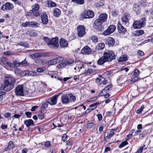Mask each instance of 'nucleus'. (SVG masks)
<instances>
[{"label":"nucleus","instance_id":"0eeeda50","mask_svg":"<svg viewBox=\"0 0 153 153\" xmlns=\"http://www.w3.org/2000/svg\"><path fill=\"white\" fill-rule=\"evenodd\" d=\"M24 86L22 85H18L15 88L16 95L18 96H23L24 94Z\"/></svg>","mask_w":153,"mask_h":153},{"label":"nucleus","instance_id":"7c9ffc66","mask_svg":"<svg viewBox=\"0 0 153 153\" xmlns=\"http://www.w3.org/2000/svg\"><path fill=\"white\" fill-rule=\"evenodd\" d=\"M47 4L48 7H53L56 6V3L51 0L48 1Z\"/></svg>","mask_w":153,"mask_h":153},{"label":"nucleus","instance_id":"79ce46f5","mask_svg":"<svg viewBox=\"0 0 153 153\" xmlns=\"http://www.w3.org/2000/svg\"><path fill=\"white\" fill-rule=\"evenodd\" d=\"M111 88V85H108L105 88L102 90V93H103L104 92H105V91H106V93L107 92V91H109L110 90V89Z\"/></svg>","mask_w":153,"mask_h":153},{"label":"nucleus","instance_id":"423d86ee","mask_svg":"<svg viewBox=\"0 0 153 153\" xmlns=\"http://www.w3.org/2000/svg\"><path fill=\"white\" fill-rule=\"evenodd\" d=\"M77 30V34L79 37H83L85 34V28L83 25L78 26L76 28Z\"/></svg>","mask_w":153,"mask_h":153},{"label":"nucleus","instance_id":"2eb2a0df","mask_svg":"<svg viewBox=\"0 0 153 153\" xmlns=\"http://www.w3.org/2000/svg\"><path fill=\"white\" fill-rule=\"evenodd\" d=\"M69 94H66L62 96L61 101L63 103H67L69 102Z\"/></svg>","mask_w":153,"mask_h":153},{"label":"nucleus","instance_id":"de8ad7c7","mask_svg":"<svg viewBox=\"0 0 153 153\" xmlns=\"http://www.w3.org/2000/svg\"><path fill=\"white\" fill-rule=\"evenodd\" d=\"M38 117L40 120H42L44 118V114L42 112H40L38 114Z\"/></svg>","mask_w":153,"mask_h":153},{"label":"nucleus","instance_id":"2f4dec72","mask_svg":"<svg viewBox=\"0 0 153 153\" xmlns=\"http://www.w3.org/2000/svg\"><path fill=\"white\" fill-rule=\"evenodd\" d=\"M102 22L98 18L95 21L94 24L96 26L99 27L102 24Z\"/></svg>","mask_w":153,"mask_h":153},{"label":"nucleus","instance_id":"774afa93","mask_svg":"<svg viewBox=\"0 0 153 153\" xmlns=\"http://www.w3.org/2000/svg\"><path fill=\"white\" fill-rule=\"evenodd\" d=\"M4 116L6 118H8L11 116V114L9 112H7L4 114Z\"/></svg>","mask_w":153,"mask_h":153},{"label":"nucleus","instance_id":"a878e982","mask_svg":"<svg viewBox=\"0 0 153 153\" xmlns=\"http://www.w3.org/2000/svg\"><path fill=\"white\" fill-rule=\"evenodd\" d=\"M144 33V31L143 30H137L134 32V34L135 36H138L142 35Z\"/></svg>","mask_w":153,"mask_h":153},{"label":"nucleus","instance_id":"58836bf2","mask_svg":"<svg viewBox=\"0 0 153 153\" xmlns=\"http://www.w3.org/2000/svg\"><path fill=\"white\" fill-rule=\"evenodd\" d=\"M1 61L5 66L7 65L8 62V59L4 57H2L1 58Z\"/></svg>","mask_w":153,"mask_h":153},{"label":"nucleus","instance_id":"ea45409f","mask_svg":"<svg viewBox=\"0 0 153 153\" xmlns=\"http://www.w3.org/2000/svg\"><path fill=\"white\" fill-rule=\"evenodd\" d=\"M48 65H50L56 64L57 63L56 61V60H55V59L50 60L48 62Z\"/></svg>","mask_w":153,"mask_h":153},{"label":"nucleus","instance_id":"5701e85b","mask_svg":"<svg viewBox=\"0 0 153 153\" xmlns=\"http://www.w3.org/2000/svg\"><path fill=\"white\" fill-rule=\"evenodd\" d=\"M24 123L27 127L34 125V122L32 119L25 120L24 121Z\"/></svg>","mask_w":153,"mask_h":153},{"label":"nucleus","instance_id":"f257e3e1","mask_svg":"<svg viewBox=\"0 0 153 153\" xmlns=\"http://www.w3.org/2000/svg\"><path fill=\"white\" fill-rule=\"evenodd\" d=\"M16 81V79L13 77H6L3 87L4 90L9 91L12 90L14 86Z\"/></svg>","mask_w":153,"mask_h":153},{"label":"nucleus","instance_id":"cd10ccee","mask_svg":"<svg viewBox=\"0 0 153 153\" xmlns=\"http://www.w3.org/2000/svg\"><path fill=\"white\" fill-rule=\"evenodd\" d=\"M77 62L76 60H74L73 59H69L64 62L65 66L68 65H72L75 64Z\"/></svg>","mask_w":153,"mask_h":153},{"label":"nucleus","instance_id":"4d7b16f0","mask_svg":"<svg viewBox=\"0 0 153 153\" xmlns=\"http://www.w3.org/2000/svg\"><path fill=\"white\" fill-rule=\"evenodd\" d=\"M5 66L10 68H14V65H13V63L10 62L8 61L7 62V65H6Z\"/></svg>","mask_w":153,"mask_h":153},{"label":"nucleus","instance_id":"c85d7f7f","mask_svg":"<svg viewBox=\"0 0 153 153\" xmlns=\"http://www.w3.org/2000/svg\"><path fill=\"white\" fill-rule=\"evenodd\" d=\"M133 10L137 14L140 13V7L137 4H134L133 5Z\"/></svg>","mask_w":153,"mask_h":153},{"label":"nucleus","instance_id":"473e14b6","mask_svg":"<svg viewBox=\"0 0 153 153\" xmlns=\"http://www.w3.org/2000/svg\"><path fill=\"white\" fill-rule=\"evenodd\" d=\"M105 46V45L104 43H101L98 45L96 47V48L98 50H102L104 48Z\"/></svg>","mask_w":153,"mask_h":153},{"label":"nucleus","instance_id":"13d9d810","mask_svg":"<svg viewBox=\"0 0 153 153\" xmlns=\"http://www.w3.org/2000/svg\"><path fill=\"white\" fill-rule=\"evenodd\" d=\"M68 136L66 134H64L62 137V140L63 141H65L67 139Z\"/></svg>","mask_w":153,"mask_h":153},{"label":"nucleus","instance_id":"c03bdc74","mask_svg":"<svg viewBox=\"0 0 153 153\" xmlns=\"http://www.w3.org/2000/svg\"><path fill=\"white\" fill-rule=\"evenodd\" d=\"M30 21H28L27 22H24L22 23V25L23 27H27L28 26L30 27Z\"/></svg>","mask_w":153,"mask_h":153},{"label":"nucleus","instance_id":"72a5a7b5","mask_svg":"<svg viewBox=\"0 0 153 153\" xmlns=\"http://www.w3.org/2000/svg\"><path fill=\"white\" fill-rule=\"evenodd\" d=\"M13 64L14 65V68H17L20 66V63L18 59H15L13 62Z\"/></svg>","mask_w":153,"mask_h":153},{"label":"nucleus","instance_id":"f704fd0d","mask_svg":"<svg viewBox=\"0 0 153 153\" xmlns=\"http://www.w3.org/2000/svg\"><path fill=\"white\" fill-rule=\"evenodd\" d=\"M69 96V102H74L76 99V97L72 94H68Z\"/></svg>","mask_w":153,"mask_h":153},{"label":"nucleus","instance_id":"37998d69","mask_svg":"<svg viewBox=\"0 0 153 153\" xmlns=\"http://www.w3.org/2000/svg\"><path fill=\"white\" fill-rule=\"evenodd\" d=\"M28 75L29 76H34L37 75V73L35 71H29L28 73Z\"/></svg>","mask_w":153,"mask_h":153},{"label":"nucleus","instance_id":"f8f14e48","mask_svg":"<svg viewBox=\"0 0 153 153\" xmlns=\"http://www.w3.org/2000/svg\"><path fill=\"white\" fill-rule=\"evenodd\" d=\"M115 40L114 38L111 37H108L105 39V43L109 46H112L114 44Z\"/></svg>","mask_w":153,"mask_h":153},{"label":"nucleus","instance_id":"7ed1b4c3","mask_svg":"<svg viewBox=\"0 0 153 153\" xmlns=\"http://www.w3.org/2000/svg\"><path fill=\"white\" fill-rule=\"evenodd\" d=\"M103 55L105 56L108 62H110L116 58V56L114 52L112 51L104 52Z\"/></svg>","mask_w":153,"mask_h":153},{"label":"nucleus","instance_id":"8fccbe9b","mask_svg":"<svg viewBox=\"0 0 153 153\" xmlns=\"http://www.w3.org/2000/svg\"><path fill=\"white\" fill-rule=\"evenodd\" d=\"M45 70V68L44 67L38 68L36 69V71L38 72H43Z\"/></svg>","mask_w":153,"mask_h":153},{"label":"nucleus","instance_id":"aec40b11","mask_svg":"<svg viewBox=\"0 0 153 153\" xmlns=\"http://www.w3.org/2000/svg\"><path fill=\"white\" fill-rule=\"evenodd\" d=\"M108 62L105 56H103L100 58L97 61V64L100 65H103L104 63Z\"/></svg>","mask_w":153,"mask_h":153},{"label":"nucleus","instance_id":"e2e57ef3","mask_svg":"<svg viewBox=\"0 0 153 153\" xmlns=\"http://www.w3.org/2000/svg\"><path fill=\"white\" fill-rule=\"evenodd\" d=\"M51 145V142L50 141H47L44 144L45 146L48 148Z\"/></svg>","mask_w":153,"mask_h":153},{"label":"nucleus","instance_id":"c756f323","mask_svg":"<svg viewBox=\"0 0 153 153\" xmlns=\"http://www.w3.org/2000/svg\"><path fill=\"white\" fill-rule=\"evenodd\" d=\"M128 60V56L126 55H122L119 58L118 61L121 62L126 61Z\"/></svg>","mask_w":153,"mask_h":153},{"label":"nucleus","instance_id":"f03ea898","mask_svg":"<svg viewBox=\"0 0 153 153\" xmlns=\"http://www.w3.org/2000/svg\"><path fill=\"white\" fill-rule=\"evenodd\" d=\"M146 18H143L140 20L135 21L133 24V27L135 29H139L144 27L146 23Z\"/></svg>","mask_w":153,"mask_h":153},{"label":"nucleus","instance_id":"052dcab7","mask_svg":"<svg viewBox=\"0 0 153 153\" xmlns=\"http://www.w3.org/2000/svg\"><path fill=\"white\" fill-rule=\"evenodd\" d=\"M25 114L27 116V117L28 118H31L32 115V113L30 112H26L25 113Z\"/></svg>","mask_w":153,"mask_h":153},{"label":"nucleus","instance_id":"f3484780","mask_svg":"<svg viewBox=\"0 0 153 153\" xmlns=\"http://www.w3.org/2000/svg\"><path fill=\"white\" fill-rule=\"evenodd\" d=\"M59 95H55L53 96L49 101V103L51 105H55L57 101V99Z\"/></svg>","mask_w":153,"mask_h":153},{"label":"nucleus","instance_id":"6e6552de","mask_svg":"<svg viewBox=\"0 0 153 153\" xmlns=\"http://www.w3.org/2000/svg\"><path fill=\"white\" fill-rule=\"evenodd\" d=\"M116 26L114 25H111L109 26L107 29L105 30L103 34L105 36H107L112 33L116 29Z\"/></svg>","mask_w":153,"mask_h":153},{"label":"nucleus","instance_id":"864d4df0","mask_svg":"<svg viewBox=\"0 0 153 153\" xmlns=\"http://www.w3.org/2000/svg\"><path fill=\"white\" fill-rule=\"evenodd\" d=\"M65 66V65L64 62H61L60 64H58L57 66L58 68H63Z\"/></svg>","mask_w":153,"mask_h":153},{"label":"nucleus","instance_id":"9d476101","mask_svg":"<svg viewBox=\"0 0 153 153\" xmlns=\"http://www.w3.org/2000/svg\"><path fill=\"white\" fill-rule=\"evenodd\" d=\"M13 7L14 6L12 4L7 2L2 6L1 9L4 11L10 10L13 8Z\"/></svg>","mask_w":153,"mask_h":153},{"label":"nucleus","instance_id":"69168bd1","mask_svg":"<svg viewBox=\"0 0 153 153\" xmlns=\"http://www.w3.org/2000/svg\"><path fill=\"white\" fill-rule=\"evenodd\" d=\"M92 111V110L91 108L88 109L85 112L83 113L82 115H85L86 114H88L90 113Z\"/></svg>","mask_w":153,"mask_h":153},{"label":"nucleus","instance_id":"6e6d98bb","mask_svg":"<svg viewBox=\"0 0 153 153\" xmlns=\"http://www.w3.org/2000/svg\"><path fill=\"white\" fill-rule=\"evenodd\" d=\"M145 146V145H144L142 147H140L139 149H138L137 152V153H142V151L143 149V147Z\"/></svg>","mask_w":153,"mask_h":153},{"label":"nucleus","instance_id":"4c0bfd02","mask_svg":"<svg viewBox=\"0 0 153 153\" xmlns=\"http://www.w3.org/2000/svg\"><path fill=\"white\" fill-rule=\"evenodd\" d=\"M72 1L79 4H83L84 3V0H72Z\"/></svg>","mask_w":153,"mask_h":153},{"label":"nucleus","instance_id":"e433bc0d","mask_svg":"<svg viewBox=\"0 0 153 153\" xmlns=\"http://www.w3.org/2000/svg\"><path fill=\"white\" fill-rule=\"evenodd\" d=\"M30 27H38L39 25V23L36 22L30 21Z\"/></svg>","mask_w":153,"mask_h":153},{"label":"nucleus","instance_id":"b1692460","mask_svg":"<svg viewBox=\"0 0 153 153\" xmlns=\"http://www.w3.org/2000/svg\"><path fill=\"white\" fill-rule=\"evenodd\" d=\"M116 131L115 129H111L107 132V135L106 136L107 138H110L112 137L115 133V131Z\"/></svg>","mask_w":153,"mask_h":153},{"label":"nucleus","instance_id":"1a4fd4ad","mask_svg":"<svg viewBox=\"0 0 153 153\" xmlns=\"http://www.w3.org/2000/svg\"><path fill=\"white\" fill-rule=\"evenodd\" d=\"M32 11L33 13V15L36 16H39L40 14L38 11L39 9V6L38 4H35L32 6Z\"/></svg>","mask_w":153,"mask_h":153},{"label":"nucleus","instance_id":"bb28decb","mask_svg":"<svg viewBox=\"0 0 153 153\" xmlns=\"http://www.w3.org/2000/svg\"><path fill=\"white\" fill-rule=\"evenodd\" d=\"M101 103V101H98V102H96V103L91 104L89 105V107L90 108H90L91 109L93 110L94 109L96 108L97 107V106L99 105Z\"/></svg>","mask_w":153,"mask_h":153},{"label":"nucleus","instance_id":"393cba45","mask_svg":"<svg viewBox=\"0 0 153 153\" xmlns=\"http://www.w3.org/2000/svg\"><path fill=\"white\" fill-rule=\"evenodd\" d=\"M61 13V11L59 9L56 8L53 10L54 16L56 17H59Z\"/></svg>","mask_w":153,"mask_h":153},{"label":"nucleus","instance_id":"6ab92c4d","mask_svg":"<svg viewBox=\"0 0 153 153\" xmlns=\"http://www.w3.org/2000/svg\"><path fill=\"white\" fill-rule=\"evenodd\" d=\"M44 56V54L40 53H36L30 55L31 57L33 59L42 57Z\"/></svg>","mask_w":153,"mask_h":153},{"label":"nucleus","instance_id":"412c9836","mask_svg":"<svg viewBox=\"0 0 153 153\" xmlns=\"http://www.w3.org/2000/svg\"><path fill=\"white\" fill-rule=\"evenodd\" d=\"M14 147L15 146L13 141H10L9 142L7 147L4 149V150L5 151H8L11 149H13Z\"/></svg>","mask_w":153,"mask_h":153},{"label":"nucleus","instance_id":"5fc2aeb1","mask_svg":"<svg viewBox=\"0 0 153 153\" xmlns=\"http://www.w3.org/2000/svg\"><path fill=\"white\" fill-rule=\"evenodd\" d=\"M20 65H29L27 62L25 61V59L23 61L21 62H20Z\"/></svg>","mask_w":153,"mask_h":153},{"label":"nucleus","instance_id":"a19ab883","mask_svg":"<svg viewBox=\"0 0 153 153\" xmlns=\"http://www.w3.org/2000/svg\"><path fill=\"white\" fill-rule=\"evenodd\" d=\"M91 40L93 42H97L98 41V38L96 36H93L91 37Z\"/></svg>","mask_w":153,"mask_h":153},{"label":"nucleus","instance_id":"9b49d317","mask_svg":"<svg viewBox=\"0 0 153 153\" xmlns=\"http://www.w3.org/2000/svg\"><path fill=\"white\" fill-rule=\"evenodd\" d=\"M41 19L43 24L46 25L48 24V16L45 12H42L41 13Z\"/></svg>","mask_w":153,"mask_h":153},{"label":"nucleus","instance_id":"4be33fe9","mask_svg":"<svg viewBox=\"0 0 153 153\" xmlns=\"http://www.w3.org/2000/svg\"><path fill=\"white\" fill-rule=\"evenodd\" d=\"M98 18L102 22H105L107 19V15L105 13H102L99 16Z\"/></svg>","mask_w":153,"mask_h":153},{"label":"nucleus","instance_id":"603ef678","mask_svg":"<svg viewBox=\"0 0 153 153\" xmlns=\"http://www.w3.org/2000/svg\"><path fill=\"white\" fill-rule=\"evenodd\" d=\"M144 108V106L143 105L141 106L140 108L137 109V113L138 114H140Z\"/></svg>","mask_w":153,"mask_h":153},{"label":"nucleus","instance_id":"4468645a","mask_svg":"<svg viewBox=\"0 0 153 153\" xmlns=\"http://www.w3.org/2000/svg\"><path fill=\"white\" fill-rule=\"evenodd\" d=\"M130 17L129 14L128 13H125L122 18V21L123 23L126 24L128 22Z\"/></svg>","mask_w":153,"mask_h":153},{"label":"nucleus","instance_id":"bf43d9fd","mask_svg":"<svg viewBox=\"0 0 153 153\" xmlns=\"http://www.w3.org/2000/svg\"><path fill=\"white\" fill-rule=\"evenodd\" d=\"M141 4L144 6H147V3L146 2V0H142L140 1Z\"/></svg>","mask_w":153,"mask_h":153},{"label":"nucleus","instance_id":"a18cd8bd","mask_svg":"<svg viewBox=\"0 0 153 153\" xmlns=\"http://www.w3.org/2000/svg\"><path fill=\"white\" fill-rule=\"evenodd\" d=\"M43 39L45 42L48 44H48L50 43L51 39L48 37H44L43 38Z\"/></svg>","mask_w":153,"mask_h":153},{"label":"nucleus","instance_id":"dca6fc26","mask_svg":"<svg viewBox=\"0 0 153 153\" xmlns=\"http://www.w3.org/2000/svg\"><path fill=\"white\" fill-rule=\"evenodd\" d=\"M59 44L60 46L62 48H65L68 47V44L67 40L63 38L60 40Z\"/></svg>","mask_w":153,"mask_h":153},{"label":"nucleus","instance_id":"39448f33","mask_svg":"<svg viewBox=\"0 0 153 153\" xmlns=\"http://www.w3.org/2000/svg\"><path fill=\"white\" fill-rule=\"evenodd\" d=\"M94 16L93 12L89 10H85L81 14V17L83 19L92 18Z\"/></svg>","mask_w":153,"mask_h":153},{"label":"nucleus","instance_id":"680f3d73","mask_svg":"<svg viewBox=\"0 0 153 153\" xmlns=\"http://www.w3.org/2000/svg\"><path fill=\"white\" fill-rule=\"evenodd\" d=\"M5 92L4 91H0V100H1L3 99L2 96L5 94Z\"/></svg>","mask_w":153,"mask_h":153},{"label":"nucleus","instance_id":"49530a36","mask_svg":"<svg viewBox=\"0 0 153 153\" xmlns=\"http://www.w3.org/2000/svg\"><path fill=\"white\" fill-rule=\"evenodd\" d=\"M57 63H60L63 60V58L62 57H58L55 59Z\"/></svg>","mask_w":153,"mask_h":153},{"label":"nucleus","instance_id":"ddd939ff","mask_svg":"<svg viewBox=\"0 0 153 153\" xmlns=\"http://www.w3.org/2000/svg\"><path fill=\"white\" fill-rule=\"evenodd\" d=\"M81 52L82 54L88 55L91 53V50L88 46H85L82 49Z\"/></svg>","mask_w":153,"mask_h":153},{"label":"nucleus","instance_id":"3c124183","mask_svg":"<svg viewBox=\"0 0 153 153\" xmlns=\"http://www.w3.org/2000/svg\"><path fill=\"white\" fill-rule=\"evenodd\" d=\"M95 125L92 123H88L87 124V127L88 128H91L94 127Z\"/></svg>","mask_w":153,"mask_h":153},{"label":"nucleus","instance_id":"20e7f679","mask_svg":"<svg viewBox=\"0 0 153 153\" xmlns=\"http://www.w3.org/2000/svg\"><path fill=\"white\" fill-rule=\"evenodd\" d=\"M58 38L57 37L52 38L50 43L48 44L49 48L52 49H56L59 46Z\"/></svg>","mask_w":153,"mask_h":153},{"label":"nucleus","instance_id":"a211bd4d","mask_svg":"<svg viewBox=\"0 0 153 153\" xmlns=\"http://www.w3.org/2000/svg\"><path fill=\"white\" fill-rule=\"evenodd\" d=\"M117 29L119 32L120 33L124 34L126 32V29L120 23L117 25Z\"/></svg>","mask_w":153,"mask_h":153},{"label":"nucleus","instance_id":"0e129e2a","mask_svg":"<svg viewBox=\"0 0 153 153\" xmlns=\"http://www.w3.org/2000/svg\"><path fill=\"white\" fill-rule=\"evenodd\" d=\"M137 54L139 56H142L144 55V53L142 51L139 50L137 51Z\"/></svg>","mask_w":153,"mask_h":153},{"label":"nucleus","instance_id":"09e8293b","mask_svg":"<svg viewBox=\"0 0 153 153\" xmlns=\"http://www.w3.org/2000/svg\"><path fill=\"white\" fill-rule=\"evenodd\" d=\"M140 72L137 69H136L135 70L134 73V76H138L139 75Z\"/></svg>","mask_w":153,"mask_h":153},{"label":"nucleus","instance_id":"338daca9","mask_svg":"<svg viewBox=\"0 0 153 153\" xmlns=\"http://www.w3.org/2000/svg\"><path fill=\"white\" fill-rule=\"evenodd\" d=\"M139 80L138 76H134V77L131 80V81L134 82Z\"/></svg>","mask_w":153,"mask_h":153},{"label":"nucleus","instance_id":"c9c22d12","mask_svg":"<svg viewBox=\"0 0 153 153\" xmlns=\"http://www.w3.org/2000/svg\"><path fill=\"white\" fill-rule=\"evenodd\" d=\"M128 140V139H126V140L122 142L119 146V148H121L126 146L128 144V143L127 141V140Z\"/></svg>","mask_w":153,"mask_h":153}]
</instances>
